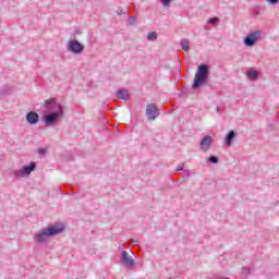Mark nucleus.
Instances as JSON below:
<instances>
[{"label": "nucleus", "instance_id": "1", "mask_svg": "<svg viewBox=\"0 0 279 279\" xmlns=\"http://www.w3.org/2000/svg\"><path fill=\"white\" fill-rule=\"evenodd\" d=\"M45 114L43 117V121L46 125V128H49L51 125H56V123L62 121L64 119V105L58 102L56 98H49L45 100Z\"/></svg>", "mask_w": 279, "mask_h": 279}, {"label": "nucleus", "instance_id": "2", "mask_svg": "<svg viewBox=\"0 0 279 279\" xmlns=\"http://www.w3.org/2000/svg\"><path fill=\"white\" fill-rule=\"evenodd\" d=\"M63 231L64 228L62 227L48 226L37 231L33 236V241L35 245H45L49 243V239H51V236H56V234H60Z\"/></svg>", "mask_w": 279, "mask_h": 279}, {"label": "nucleus", "instance_id": "3", "mask_svg": "<svg viewBox=\"0 0 279 279\" xmlns=\"http://www.w3.org/2000/svg\"><path fill=\"white\" fill-rule=\"evenodd\" d=\"M208 75H210V72H208V65L206 64L198 65V70L195 73L192 88L194 89L199 88V86H202V84H204L208 80Z\"/></svg>", "mask_w": 279, "mask_h": 279}, {"label": "nucleus", "instance_id": "4", "mask_svg": "<svg viewBox=\"0 0 279 279\" xmlns=\"http://www.w3.org/2000/svg\"><path fill=\"white\" fill-rule=\"evenodd\" d=\"M36 170V162H31L28 166H24L21 170H14L12 173L17 179L29 178L32 171Z\"/></svg>", "mask_w": 279, "mask_h": 279}, {"label": "nucleus", "instance_id": "5", "mask_svg": "<svg viewBox=\"0 0 279 279\" xmlns=\"http://www.w3.org/2000/svg\"><path fill=\"white\" fill-rule=\"evenodd\" d=\"M260 36H263V32L260 29H256L248 33L243 40L245 47H254V45L258 43V39L260 38Z\"/></svg>", "mask_w": 279, "mask_h": 279}, {"label": "nucleus", "instance_id": "6", "mask_svg": "<svg viewBox=\"0 0 279 279\" xmlns=\"http://www.w3.org/2000/svg\"><path fill=\"white\" fill-rule=\"evenodd\" d=\"M68 51L74 53L75 56H80V53L84 52V45L75 39H71L68 41L66 46Z\"/></svg>", "mask_w": 279, "mask_h": 279}, {"label": "nucleus", "instance_id": "7", "mask_svg": "<svg viewBox=\"0 0 279 279\" xmlns=\"http://www.w3.org/2000/svg\"><path fill=\"white\" fill-rule=\"evenodd\" d=\"M120 262L125 267H129V269H134V267H136V262L134 260V258H132V256L126 251H123L121 253Z\"/></svg>", "mask_w": 279, "mask_h": 279}, {"label": "nucleus", "instance_id": "8", "mask_svg": "<svg viewBox=\"0 0 279 279\" xmlns=\"http://www.w3.org/2000/svg\"><path fill=\"white\" fill-rule=\"evenodd\" d=\"M146 117L148 121H155V119H158V117H160V111L158 110L156 104H149L146 107Z\"/></svg>", "mask_w": 279, "mask_h": 279}, {"label": "nucleus", "instance_id": "9", "mask_svg": "<svg viewBox=\"0 0 279 279\" xmlns=\"http://www.w3.org/2000/svg\"><path fill=\"white\" fill-rule=\"evenodd\" d=\"M210 147H213V136L206 135L199 142V149L201 151H204V154H206V151H208Z\"/></svg>", "mask_w": 279, "mask_h": 279}, {"label": "nucleus", "instance_id": "10", "mask_svg": "<svg viewBox=\"0 0 279 279\" xmlns=\"http://www.w3.org/2000/svg\"><path fill=\"white\" fill-rule=\"evenodd\" d=\"M26 121L31 125H36L38 123V121H40V116L38 113H36L35 111H29L26 114Z\"/></svg>", "mask_w": 279, "mask_h": 279}, {"label": "nucleus", "instance_id": "11", "mask_svg": "<svg viewBox=\"0 0 279 279\" xmlns=\"http://www.w3.org/2000/svg\"><path fill=\"white\" fill-rule=\"evenodd\" d=\"M116 97L122 99L123 101H130V90L128 88H121L117 92Z\"/></svg>", "mask_w": 279, "mask_h": 279}, {"label": "nucleus", "instance_id": "12", "mask_svg": "<svg viewBox=\"0 0 279 279\" xmlns=\"http://www.w3.org/2000/svg\"><path fill=\"white\" fill-rule=\"evenodd\" d=\"M247 80H250V82H256V80H258V71L254 70V69H248L245 73Z\"/></svg>", "mask_w": 279, "mask_h": 279}, {"label": "nucleus", "instance_id": "13", "mask_svg": "<svg viewBox=\"0 0 279 279\" xmlns=\"http://www.w3.org/2000/svg\"><path fill=\"white\" fill-rule=\"evenodd\" d=\"M236 136V134L234 133V131H230L226 138H225V143L228 147H230V145H232V141H234V137Z\"/></svg>", "mask_w": 279, "mask_h": 279}, {"label": "nucleus", "instance_id": "14", "mask_svg": "<svg viewBox=\"0 0 279 279\" xmlns=\"http://www.w3.org/2000/svg\"><path fill=\"white\" fill-rule=\"evenodd\" d=\"M181 48L183 49V51H189V49H191V41H189V39H182Z\"/></svg>", "mask_w": 279, "mask_h": 279}, {"label": "nucleus", "instance_id": "15", "mask_svg": "<svg viewBox=\"0 0 279 279\" xmlns=\"http://www.w3.org/2000/svg\"><path fill=\"white\" fill-rule=\"evenodd\" d=\"M208 25H214V27H217L219 25V17H211L207 21Z\"/></svg>", "mask_w": 279, "mask_h": 279}, {"label": "nucleus", "instance_id": "16", "mask_svg": "<svg viewBox=\"0 0 279 279\" xmlns=\"http://www.w3.org/2000/svg\"><path fill=\"white\" fill-rule=\"evenodd\" d=\"M157 39H158V33H156V32L148 33L147 40L154 41V40H157Z\"/></svg>", "mask_w": 279, "mask_h": 279}, {"label": "nucleus", "instance_id": "17", "mask_svg": "<svg viewBox=\"0 0 279 279\" xmlns=\"http://www.w3.org/2000/svg\"><path fill=\"white\" fill-rule=\"evenodd\" d=\"M207 162H211V165L219 163V158L217 156H209Z\"/></svg>", "mask_w": 279, "mask_h": 279}, {"label": "nucleus", "instance_id": "18", "mask_svg": "<svg viewBox=\"0 0 279 279\" xmlns=\"http://www.w3.org/2000/svg\"><path fill=\"white\" fill-rule=\"evenodd\" d=\"M173 0H161V3H162V5L165 7V8H169V5H171V2H172Z\"/></svg>", "mask_w": 279, "mask_h": 279}, {"label": "nucleus", "instance_id": "19", "mask_svg": "<svg viewBox=\"0 0 279 279\" xmlns=\"http://www.w3.org/2000/svg\"><path fill=\"white\" fill-rule=\"evenodd\" d=\"M279 0H266V3H269V5H276Z\"/></svg>", "mask_w": 279, "mask_h": 279}, {"label": "nucleus", "instance_id": "20", "mask_svg": "<svg viewBox=\"0 0 279 279\" xmlns=\"http://www.w3.org/2000/svg\"><path fill=\"white\" fill-rule=\"evenodd\" d=\"M38 154L39 156H45V154H47V150H45V148H39Z\"/></svg>", "mask_w": 279, "mask_h": 279}, {"label": "nucleus", "instance_id": "21", "mask_svg": "<svg viewBox=\"0 0 279 279\" xmlns=\"http://www.w3.org/2000/svg\"><path fill=\"white\" fill-rule=\"evenodd\" d=\"M129 21H130L131 25H134V23H136V17L135 16H130Z\"/></svg>", "mask_w": 279, "mask_h": 279}, {"label": "nucleus", "instance_id": "22", "mask_svg": "<svg viewBox=\"0 0 279 279\" xmlns=\"http://www.w3.org/2000/svg\"><path fill=\"white\" fill-rule=\"evenodd\" d=\"M184 170V163H180L178 167H177V171H183Z\"/></svg>", "mask_w": 279, "mask_h": 279}, {"label": "nucleus", "instance_id": "23", "mask_svg": "<svg viewBox=\"0 0 279 279\" xmlns=\"http://www.w3.org/2000/svg\"><path fill=\"white\" fill-rule=\"evenodd\" d=\"M219 110H220L219 107H217V112H219Z\"/></svg>", "mask_w": 279, "mask_h": 279}, {"label": "nucleus", "instance_id": "24", "mask_svg": "<svg viewBox=\"0 0 279 279\" xmlns=\"http://www.w3.org/2000/svg\"><path fill=\"white\" fill-rule=\"evenodd\" d=\"M118 14H121V11H120V13L118 12Z\"/></svg>", "mask_w": 279, "mask_h": 279}, {"label": "nucleus", "instance_id": "25", "mask_svg": "<svg viewBox=\"0 0 279 279\" xmlns=\"http://www.w3.org/2000/svg\"><path fill=\"white\" fill-rule=\"evenodd\" d=\"M118 14H121V11H120V13L118 12Z\"/></svg>", "mask_w": 279, "mask_h": 279}]
</instances>
